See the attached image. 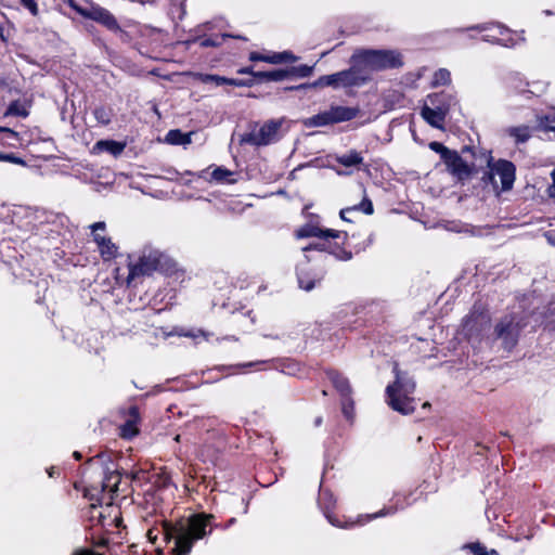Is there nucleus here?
<instances>
[{
    "label": "nucleus",
    "mask_w": 555,
    "mask_h": 555,
    "mask_svg": "<svg viewBox=\"0 0 555 555\" xmlns=\"http://www.w3.org/2000/svg\"><path fill=\"white\" fill-rule=\"evenodd\" d=\"M212 515L196 514L188 518L185 521H180L172 526L167 522L163 526L165 540L169 542L172 538L176 539V547L173 551L176 555L190 554L193 543L197 540L205 538L210 533L207 527L210 524Z\"/></svg>",
    "instance_id": "1"
},
{
    "label": "nucleus",
    "mask_w": 555,
    "mask_h": 555,
    "mask_svg": "<svg viewBox=\"0 0 555 555\" xmlns=\"http://www.w3.org/2000/svg\"><path fill=\"white\" fill-rule=\"evenodd\" d=\"M351 63L367 75L369 80L372 72L400 67L402 60L400 53L395 50H360L353 53Z\"/></svg>",
    "instance_id": "2"
},
{
    "label": "nucleus",
    "mask_w": 555,
    "mask_h": 555,
    "mask_svg": "<svg viewBox=\"0 0 555 555\" xmlns=\"http://www.w3.org/2000/svg\"><path fill=\"white\" fill-rule=\"evenodd\" d=\"M396 380L386 388L387 402L397 412L410 414L415 409V400L410 397L414 392L415 383L395 365Z\"/></svg>",
    "instance_id": "3"
},
{
    "label": "nucleus",
    "mask_w": 555,
    "mask_h": 555,
    "mask_svg": "<svg viewBox=\"0 0 555 555\" xmlns=\"http://www.w3.org/2000/svg\"><path fill=\"white\" fill-rule=\"evenodd\" d=\"M367 81V75L361 73L357 65L352 63L349 69L341 70L335 74L321 76L319 79L311 83H304L297 87L289 88L291 90L307 89V88H340V87H358Z\"/></svg>",
    "instance_id": "4"
},
{
    "label": "nucleus",
    "mask_w": 555,
    "mask_h": 555,
    "mask_svg": "<svg viewBox=\"0 0 555 555\" xmlns=\"http://www.w3.org/2000/svg\"><path fill=\"white\" fill-rule=\"evenodd\" d=\"M453 101V96L444 92L431 94L427 98L421 115L430 126L442 129Z\"/></svg>",
    "instance_id": "5"
},
{
    "label": "nucleus",
    "mask_w": 555,
    "mask_h": 555,
    "mask_svg": "<svg viewBox=\"0 0 555 555\" xmlns=\"http://www.w3.org/2000/svg\"><path fill=\"white\" fill-rule=\"evenodd\" d=\"M163 254L158 249L152 246L143 247L138 263L130 266L128 283L137 276L149 275L155 271L160 263Z\"/></svg>",
    "instance_id": "6"
},
{
    "label": "nucleus",
    "mask_w": 555,
    "mask_h": 555,
    "mask_svg": "<svg viewBox=\"0 0 555 555\" xmlns=\"http://www.w3.org/2000/svg\"><path fill=\"white\" fill-rule=\"evenodd\" d=\"M281 121L270 120L262 125L259 129H253L250 132L245 133L241 138V143L250 145H267L276 139L278 131L281 127Z\"/></svg>",
    "instance_id": "7"
},
{
    "label": "nucleus",
    "mask_w": 555,
    "mask_h": 555,
    "mask_svg": "<svg viewBox=\"0 0 555 555\" xmlns=\"http://www.w3.org/2000/svg\"><path fill=\"white\" fill-rule=\"evenodd\" d=\"M488 180L496 186L495 178L499 177L503 191L512 189L515 180V166L507 160H499L489 165Z\"/></svg>",
    "instance_id": "8"
},
{
    "label": "nucleus",
    "mask_w": 555,
    "mask_h": 555,
    "mask_svg": "<svg viewBox=\"0 0 555 555\" xmlns=\"http://www.w3.org/2000/svg\"><path fill=\"white\" fill-rule=\"evenodd\" d=\"M496 337L503 340L505 349H512L518 338V327L511 317H505L495 326Z\"/></svg>",
    "instance_id": "9"
},
{
    "label": "nucleus",
    "mask_w": 555,
    "mask_h": 555,
    "mask_svg": "<svg viewBox=\"0 0 555 555\" xmlns=\"http://www.w3.org/2000/svg\"><path fill=\"white\" fill-rule=\"evenodd\" d=\"M76 10L82 16L96 21L111 30L119 29L116 18L107 10L101 7H91L89 9L78 8Z\"/></svg>",
    "instance_id": "10"
},
{
    "label": "nucleus",
    "mask_w": 555,
    "mask_h": 555,
    "mask_svg": "<svg viewBox=\"0 0 555 555\" xmlns=\"http://www.w3.org/2000/svg\"><path fill=\"white\" fill-rule=\"evenodd\" d=\"M490 326L489 317L482 312H473L463 321V333L467 337L479 335Z\"/></svg>",
    "instance_id": "11"
},
{
    "label": "nucleus",
    "mask_w": 555,
    "mask_h": 555,
    "mask_svg": "<svg viewBox=\"0 0 555 555\" xmlns=\"http://www.w3.org/2000/svg\"><path fill=\"white\" fill-rule=\"evenodd\" d=\"M443 160L448 170L459 180L467 179L470 176L472 168L456 152L452 151Z\"/></svg>",
    "instance_id": "12"
},
{
    "label": "nucleus",
    "mask_w": 555,
    "mask_h": 555,
    "mask_svg": "<svg viewBox=\"0 0 555 555\" xmlns=\"http://www.w3.org/2000/svg\"><path fill=\"white\" fill-rule=\"evenodd\" d=\"M341 232L331 229H322L318 224L308 223L302 227H300L296 231V237L297 238H304V237H319L322 240L327 238H338L340 236Z\"/></svg>",
    "instance_id": "13"
},
{
    "label": "nucleus",
    "mask_w": 555,
    "mask_h": 555,
    "mask_svg": "<svg viewBox=\"0 0 555 555\" xmlns=\"http://www.w3.org/2000/svg\"><path fill=\"white\" fill-rule=\"evenodd\" d=\"M492 34L486 35L483 40L494 42L504 47H514L517 40L512 36L511 30L503 26L491 28Z\"/></svg>",
    "instance_id": "14"
},
{
    "label": "nucleus",
    "mask_w": 555,
    "mask_h": 555,
    "mask_svg": "<svg viewBox=\"0 0 555 555\" xmlns=\"http://www.w3.org/2000/svg\"><path fill=\"white\" fill-rule=\"evenodd\" d=\"M328 111L333 124L351 120L359 114L358 108L349 106H331Z\"/></svg>",
    "instance_id": "15"
},
{
    "label": "nucleus",
    "mask_w": 555,
    "mask_h": 555,
    "mask_svg": "<svg viewBox=\"0 0 555 555\" xmlns=\"http://www.w3.org/2000/svg\"><path fill=\"white\" fill-rule=\"evenodd\" d=\"M139 411L135 406L129 409V417L126 423L120 426V435L122 438L130 439L138 434Z\"/></svg>",
    "instance_id": "16"
},
{
    "label": "nucleus",
    "mask_w": 555,
    "mask_h": 555,
    "mask_svg": "<svg viewBox=\"0 0 555 555\" xmlns=\"http://www.w3.org/2000/svg\"><path fill=\"white\" fill-rule=\"evenodd\" d=\"M126 144L114 140H100L93 146V153L107 152L114 156H118L125 150Z\"/></svg>",
    "instance_id": "17"
},
{
    "label": "nucleus",
    "mask_w": 555,
    "mask_h": 555,
    "mask_svg": "<svg viewBox=\"0 0 555 555\" xmlns=\"http://www.w3.org/2000/svg\"><path fill=\"white\" fill-rule=\"evenodd\" d=\"M328 377L333 385L335 386V388L340 392L343 398L349 397V395L351 393V389L348 380L345 377H343L340 374L336 372H330Z\"/></svg>",
    "instance_id": "18"
},
{
    "label": "nucleus",
    "mask_w": 555,
    "mask_h": 555,
    "mask_svg": "<svg viewBox=\"0 0 555 555\" xmlns=\"http://www.w3.org/2000/svg\"><path fill=\"white\" fill-rule=\"evenodd\" d=\"M191 132L190 133H183L182 131L178 129L170 130L166 134V142L173 145H188L191 143Z\"/></svg>",
    "instance_id": "19"
},
{
    "label": "nucleus",
    "mask_w": 555,
    "mask_h": 555,
    "mask_svg": "<svg viewBox=\"0 0 555 555\" xmlns=\"http://www.w3.org/2000/svg\"><path fill=\"white\" fill-rule=\"evenodd\" d=\"M336 162L345 167H354L363 163V157L357 151H350L336 157Z\"/></svg>",
    "instance_id": "20"
},
{
    "label": "nucleus",
    "mask_w": 555,
    "mask_h": 555,
    "mask_svg": "<svg viewBox=\"0 0 555 555\" xmlns=\"http://www.w3.org/2000/svg\"><path fill=\"white\" fill-rule=\"evenodd\" d=\"M307 127H323L333 124L330 111L321 112L304 121Z\"/></svg>",
    "instance_id": "21"
},
{
    "label": "nucleus",
    "mask_w": 555,
    "mask_h": 555,
    "mask_svg": "<svg viewBox=\"0 0 555 555\" xmlns=\"http://www.w3.org/2000/svg\"><path fill=\"white\" fill-rule=\"evenodd\" d=\"M354 210H361L362 212H364L366 215H372L374 209H373V204H372L371 199H369L366 196H364L362 202L359 205L341 209L340 218L346 219V214H349Z\"/></svg>",
    "instance_id": "22"
},
{
    "label": "nucleus",
    "mask_w": 555,
    "mask_h": 555,
    "mask_svg": "<svg viewBox=\"0 0 555 555\" xmlns=\"http://www.w3.org/2000/svg\"><path fill=\"white\" fill-rule=\"evenodd\" d=\"M198 79L204 83H215L216 86H222V85L238 86L240 85L233 79H229V78L221 77L218 75L201 74L198 76Z\"/></svg>",
    "instance_id": "23"
},
{
    "label": "nucleus",
    "mask_w": 555,
    "mask_h": 555,
    "mask_svg": "<svg viewBox=\"0 0 555 555\" xmlns=\"http://www.w3.org/2000/svg\"><path fill=\"white\" fill-rule=\"evenodd\" d=\"M100 254L104 260H111L117 255V246L109 237L104 240L103 244L98 245Z\"/></svg>",
    "instance_id": "24"
},
{
    "label": "nucleus",
    "mask_w": 555,
    "mask_h": 555,
    "mask_svg": "<svg viewBox=\"0 0 555 555\" xmlns=\"http://www.w3.org/2000/svg\"><path fill=\"white\" fill-rule=\"evenodd\" d=\"M508 133L517 143H524L531 137V130L528 126L513 127L508 129Z\"/></svg>",
    "instance_id": "25"
},
{
    "label": "nucleus",
    "mask_w": 555,
    "mask_h": 555,
    "mask_svg": "<svg viewBox=\"0 0 555 555\" xmlns=\"http://www.w3.org/2000/svg\"><path fill=\"white\" fill-rule=\"evenodd\" d=\"M255 77L262 78L271 81H281L288 77L287 69H275L271 72H258Z\"/></svg>",
    "instance_id": "26"
},
{
    "label": "nucleus",
    "mask_w": 555,
    "mask_h": 555,
    "mask_svg": "<svg viewBox=\"0 0 555 555\" xmlns=\"http://www.w3.org/2000/svg\"><path fill=\"white\" fill-rule=\"evenodd\" d=\"M232 177L233 172L222 167H217L211 172V178L217 182L234 183L235 179H233Z\"/></svg>",
    "instance_id": "27"
},
{
    "label": "nucleus",
    "mask_w": 555,
    "mask_h": 555,
    "mask_svg": "<svg viewBox=\"0 0 555 555\" xmlns=\"http://www.w3.org/2000/svg\"><path fill=\"white\" fill-rule=\"evenodd\" d=\"M538 122L541 129L555 131V106L545 116L538 117Z\"/></svg>",
    "instance_id": "28"
},
{
    "label": "nucleus",
    "mask_w": 555,
    "mask_h": 555,
    "mask_svg": "<svg viewBox=\"0 0 555 555\" xmlns=\"http://www.w3.org/2000/svg\"><path fill=\"white\" fill-rule=\"evenodd\" d=\"M28 114H29V113H28V108L26 107V105H25V104H23V103H20V102H17V101H15V102H12V103L9 105V107H8V109H7L5 114H4V116H20V117H27V116H28Z\"/></svg>",
    "instance_id": "29"
},
{
    "label": "nucleus",
    "mask_w": 555,
    "mask_h": 555,
    "mask_svg": "<svg viewBox=\"0 0 555 555\" xmlns=\"http://www.w3.org/2000/svg\"><path fill=\"white\" fill-rule=\"evenodd\" d=\"M93 116L94 118L96 119V121L103 126H106L111 122L112 120V117H113V112L111 108H106V107H96L94 111H93Z\"/></svg>",
    "instance_id": "30"
},
{
    "label": "nucleus",
    "mask_w": 555,
    "mask_h": 555,
    "mask_svg": "<svg viewBox=\"0 0 555 555\" xmlns=\"http://www.w3.org/2000/svg\"><path fill=\"white\" fill-rule=\"evenodd\" d=\"M451 82V74L446 68H440L434 74L433 78V86L439 87V86H446Z\"/></svg>",
    "instance_id": "31"
},
{
    "label": "nucleus",
    "mask_w": 555,
    "mask_h": 555,
    "mask_svg": "<svg viewBox=\"0 0 555 555\" xmlns=\"http://www.w3.org/2000/svg\"><path fill=\"white\" fill-rule=\"evenodd\" d=\"M288 76H296L300 78L309 77L313 72V66L299 65L287 69Z\"/></svg>",
    "instance_id": "32"
},
{
    "label": "nucleus",
    "mask_w": 555,
    "mask_h": 555,
    "mask_svg": "<svg viewBox=\"0 0 555 555\" xmlns=\"http://www.w3.org/2000/svg\"><path fill=\"white\" fill-rule=\"evenodd\" d=\"M118 482L119 476L115 473L109 474L102 485L103 491L108 490L112 493L116 492L118 488Z\"/></svg>",
    "instance_id": "33"
},
{
    "label": "nucleus",
    "mask_w": 555,
    "mask_h": 555,
    "mask_svg": "<svg viewBox=\"0 0 555 555\" xmlns=\"http://www.w3.org/2000/svg\"><path fill=\"white\" fill-rule=\"evenodd\" d=\"M90 228L92 230L93 238H94V242L96 243V245L103 244L104 240L107 237L104 235H101L100 233H98V231L99 230L104 231L106 228L105 223L102 221L95 222Z\"/></svg>",
    "instance_id": "34"
},
{
    "label": "nucleus",
    "mask_w": 555,
    "mask_h": 555,
    "mask_svg": "<svg viewBox=\"0 0 555 555\" xmlns=\"http://www.w3.org/2000/svg\"><path fill=\"white\" fill-rule=\"evenodd\" d=\"M341 405H343V413L346 416V418L352 420L353 418V402H352V400L349 397H345V398H343Z\"/></svg>",
    "instance_id": "35"
},
{
    "label": "nucleus",
    "mask_w": 555,
    "mask_h": 555,
    "mask_svg": "<svg viewBox=\"0 0 555 555\" xmlns=\"http://www.w3.org/2000/svg\"><path fill=\"white\" fill-rule=\"evenodd\" d=\"M474 555H498L495 550L488 551L483 545L479 543L468 545Z\"/></svg>",
    "instance_id": "36"
},
{
    "label": "nucleus",
    "mask_w": 555,
    "mask_h": 555,
    "mask_svg": "<svg viewBox=\"0 0 555 555\" xmlns=\"http://www.w3.org/2000/svg\"><path fill=\"white\" fill-rule=\"evenodd\" d=\"M274 59H275L274 61H278V64L286 63V62L294 63V62H296L298 60V57L295 56L289 51H284V52L275 53V57Z\"/></svg>",
    "instance_id": "37"
},
{
    "label": "nucleus",
    "mask_w": 555,
    "mask_h": 555,
    "mask_svg": "<svg viewBox=\"0 0 555 555\" xmlns=\"http://www.w3.org/2000/svg\"><path fill=\"white\" fill-rule=\"evenodd\" d=\"M297 275L300 288L311 291L314 287V281L307 279L302 271L298 270Z\"/></svg>",
    "instance_id": "38"
},
{
    "label": "nucleus",
    "mask_w": 555,
    "mask_h": 555,
    "mask_svg": "<svg viewBox=\"0 0 555 555\" xmlns=\"http://www.w3.org/2000/svg\"><path fill=\"white\" fill-rule=\"evenodd\" d=\"M274 57L275 53H272L270 55H262L258 52H251L249 55L250 61H262L271 64H278V61H273L275 60Z\"/></svg>",
    "instance_id": "39"
},
{
    "label": "nucleus",
    "mask_w": 555,
    "mask_h": 555,
    "mask_svg": "<svg viewBox=\"0 0 555 555\" xmlns=\"http://www.w3.org/2000/svg\"><path fill=\"white\" fill-rule=\"evenodd\" d=\"M429 146L433 151L440 153L442 159H444L448 154L452 152L439 142H431Z\"/></svg>",
    "instance_id": "40"
},
{
    "label": "nucleus",
    "mask_w": 555,
    "mask_h": 555,
    "mask_svg": "<svg viewBox=\"0 0 555 555\" xmlns=\"http://www.w3.org/2000/svg\"><path fill=\"white\" fill-rule=\"evenodd\" d=\"M0 160L9 162L12 164H17V165H25V162L22 158L15 156L14 154H1L0 153Z\"/></svg>",
    "instance_id": "41"
},
{
    "label": "nucleus",
    "mask_w": 555,
    "mask_h": 555,
    "mask_svg": "<svg viewBox=\"0 0 555 555\" xmlns=\"http://www.w3.org/2000/svg\"><path fill=\"white\" fill-rule=\"evenodd\" d=\"M21 3H22L26 9H28V10H29V12H30L34 16L38 15L39 10H38V5H37V3H36V1H35V0H21Z\"/></svg>",
    "instance_id": "42"
},
{
    "label": "nucleus",
    "mask_w": 555,
    "mask_h": 555,
    "mask_svg": "<svg viewBox=\"0 0 555 555\" xmlns=\"http://www.w3.org/2000/svg\"><path fill=\"white\" fill-rule=\"evenodd\" d=\"M198 43L201 47H216V46H219L220 42L215 40V39H211V38H205V39H199L198 40Z\"/></svg>",
    "instance_id": "43"
},
{
    "label": "nucleus",
    "mask_w": 555,
    "mask_h": 555,
    "mask_svg": "<svg viewBox=\"0 0 555 555\" xmlns=\"http://www.w3.org/2000/svg\"><path fill=\"white\" fill-rule=\"evenodd\" d=\"M327 519L330 520V522L333 526L340 527V528H349V527H352L354 525V522H346V524L343 525L337 519L333 518L330 515H327Z\"/></svg>",
    "instance_id": "44"
},
{
    "label": "nucleus",
    "mask_w": 555,
    "mask_h": 555,
    "mask_svg": "<svg viewBox=\"0 0 555 555\" xmlns=\"http://www.w3.org/2000/svg\"><path fill=\"white\" fill-rule=\"evenodd\" d=\"M311 249L325 250L326 249V245H325V243L312 244V245H309V246L302 248L304 251H309Z\"/></svg>",
    "instance_id": "45"
},
{
    "label": "nucleus",
    "mask_w": 555,
    "mask_h": 555,
    "mask_svg": "<svg viewBox=\"0 0 555 555\" xmlns=\"http://www.w3.org/2000/svg\"><path fill=\"white\" fill-rule=\"evenodd\" d=\"M544 236L551 245L555 246V231L545 232Z\"/></svg>",
    "instance_id": "46"
},
{
    "label": "nucleus",
    "mask_w": 555,
    "mask_h": 555,
    "mask_svg": "<svg viewBox=\"0 0 555 555\" xmlns=\"http://www.w3.org/2000/svg\"><path fill=\"white\" fill-rule=\"evenodd\" d=\"M553 183L548 186L547 193L548 195H555V169L551 173Z\"/></svg>",
    "instance_id": "47"
},
{
    "label": "nucleus",
    "mask_w": 555,
    "mask_h": 555,
    "mask_svg": "<svg viewBox=\"0 0 555 555\" xmlns=\"http://www.w3.org/2000/svg\"><path fill=\"white\" fill-rule=\"evenodd\" d=\"M388 513H389L388 511L382 509L379 513H376V514H373V515H367V519L377 518L379 516L387 515Z\"/></svg>",
    "instance_id": "48"
},
{
    "label": "nucleus",
    "mask_w": 555,
    "mask_h": 555,
    "mask_svg": "<svg viewBox=\"0 0 555 555\" xmlns=\"http://www.w3.org/2000/svg\"><path fill=\"white\" fill-rule=\"evenodd\" d=\"M74 555H101V554L94 553L92 551L81 550V551H77Z\"/></svg>",
    "instance_id": "49"
},
{
    "label": "nucleus",
    "mask_w": 555,
    "mask_h": 555,
    "mask_svg": "<svg viewBox=\"0 0 555 555\" xmlns=\"http://www.w3.org/2000/svg\"><path fill=\"white\" fill-rule=\"evenodd\" d=\"M337 258H339L341 260H349V259H351V253L341 251V255H338Z\"/></svg>",
    "instance_id": "50"
},
{
    "label": "nucleus",
    "mask_w": 555,
    "mask_h": 555,
    "mask_svg": "<svg viewBox=\"0 0 555 555\" xmlns=\"http://www.w3.org/2000/svg\"><path fill=\"white\" fill-rule=\"evenodd\" d=\"M147 538L150 541L155 542L157 539V534L155 533V531L153 529H151L147 531Z\"/></svg>",
    "instance_id": "51"
},
{
    "label": "nucleus",
    "mask_w": 555,
    "mask_h": 555,
    "mask_svg": "<svg viewBox=\"0 0 555 555\" xmlns=\"http://www.w3.org/2000/svg\"><path fill=\"white\" fill-rule=\"evenodd\" d=\"M0 132H8L13 137H17V132L7 127H0Z\"/></svg>",
    "instance_id": "52"
},
{
    "label": "nucleus",
    "mask_w": 555,
    "mask_h": 555,
    "mask_svg": "<svg viewBox=\"0 0 555 555\" xmlns=\"http://www.w3.org/2000/svg\"><path fill=\"white\" fill-rule=\"evenodd\" d=\"M240 74H251L255 76L256 73L253 72L250 67L242 68L238 70Z\"/></svg>",
    "instance_id": "53"
},
{
    "label": "nucleus",
    "mask_w": 555,
    "mask_h": 555,
    "mask_svg": "<svg viewBox=\"0 0 555 555\" xmlns=\"http://www.w3.org/2000/svg\"><path fill=\"white\" fill-rule=\"evenodd\" d=\"M74 456H75L76 459H80V454H79L78 452H75V453H74Z\"/></svg>",
    "instance_id": "54"
},
{
    "label": "nucleus",
    "mask_w": 555,
    "mask_h": 555,
    "mask_svg": "<svg viewBox=\"0 0 555 555\" xmlns=\"http://www.w3.org/2000/svg\"><path fill=\"white\" fill-rule=\"evenodd\" d=\"M345 221H350L349 219V215L346 214V219H344Z\"/></svg>",
    "instance_id": "55"
},
{
    "label": "nucleus",
    "mask_w": 555,
    "mask_h": 555,
    "mask_svg": "<svg viewBox=\"0 0 555 555\" xmlns=\"http://www.w3.org/2000/svg\"><path fill=\"white\" fill-rule=\"evenodd\" d=\"M176 441H179L180 440V436L177 435L176 438H175Z\"/></svg>",
    "instance_id": "56"
},
{
    "label": "nucleus",
    "mask_w": 555,
    "mask_h": 555,
    "mask_svg": "<svg viewBox=\"0 0 555 555\" xmlns=\"http://www.w3.org/2000/svg\"><path fill=\"white\" fill-rule=\"evenodd\" d=\"M550 197L555 198V195H550Z\"/></svg>",
    "instance_id": "57"
}]
</instances>
